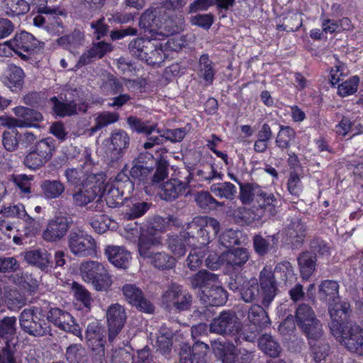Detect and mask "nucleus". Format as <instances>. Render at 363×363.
<instances>
[{
	"mask_svg": "<svg viewBox=\"0 0 363 363\" xmlns=\"http://www.w3.org/2000/svg\"><path fill=\"white\" fill-rule=\"evenodd\" d=\"M187 0H161L160 6L147 9L140 16L139 25L150 33L173 34L183 29L184 19L179 16L177 22L166 13V10H179L183 8Z\"/></svg>",
	"mask_w": 363,
	"mask_h": 363,
	"instance_id": "f257e3e1",
	"label": "nucleus"
},
{
	"mask_svg": "<svg viewBox=\"0 0 363 363\" xmlns=\"http://www.w3.org/2000/svg\"><path fill=\"white\" fill-rule=\"evenodd\" d=\"M220 230V223L208 216L195 217L188 223L182 237L190 247H203L210 242L211 230L216 235Z\"/></svg>",
	"mask_w": 363,
	"mask_h": 363,
	"instance_id": "f03ea898",
	"label": "nucleus"
},
{
	"mask_svg": "<svg viewBox=\"0 0 363 363\" xmlns=\"http://www.w3.org/2000/svg\"><path fill=\"white\" fill-rule=\"evenodd\" d=\"M82 279L91 284L96 291H106L111 285V277L104 264L97 261H86L81 264Z\"/></svg>",
	"mask_w": 363,
	"mask_h": 363,
	"instance_id": "7ed1b4c3",
	"label": "nucleus"
},
{
	"mask_svg": "<svg viewBox=\"0 0 363 363\" xmlns=\"http://www.w3.org/2000/svg\"><path fill=\"white\" fill-rule=\"evenodd\" d=\"M21 328L34 337H42L49 333V325L44 319L43 311L40 307L25 308L19 316Z\"/></svg>",
	"mask_w": 363,
	"mask_h": 363,
	"instance_id": "20e7f679",
	"label": "nucleus"
},
{
	"mask_svg": "<svg viewBox=\"0 0 363 363\" xmlns=\"http://www.w3.org/2000/svg\"><path fill=\"white\" fill-rule=\"evenodd\" d=\"M334 336L349 352L363 355V328L359 325L347 322Z\"/></svg>",
	"mask_w": 363,
	"mask_h": 363,
	"instance_id": "39448f33",
	"label": "nucleus"
},
{
	"mask_svg": "<svg viewBox=\"0 0 363 363\" xmlns=\"http://www.w3.org/2000/svg\"><path fill=\"white\" fill-rule=\"evenodd\" d=\"M13 113L17 118L6 116H0V125L8 128H30L35 127V123L40 122L43 118L40 112L24 106L14 108Z\"/></svg>",
	"mask_w": 363,
	"mask_h": 363,
	"instance_id": "423d86ee",
	"label": "nucleus"
},
{
	"mask_svg": "<svg viewBox=\"0 0 363 363\" xmlns=\"http://www.w3.org/2000/svg\"><path fill=\"white\" fill-rule=\"evenodd\" d=\"M68 247L78 257H86L96 251L95 240L86 232L79 228L71 230L67 238Z\"/></svg>",
	"mask_w": 363,
	"mask_h": 363,
	"instance_id": "0eeeda50",
	"label": "nucleus"
},
{
	"mask_svg": "<svg viewBox=\"0 0 363 363\" xmlns=\"http://www.w3.org/2000/svg\"><path fill=\"white\" fill-rule=\"evenodd\" d=\"M162 301L169 310L181 312L190 310L192 296L181 285L172 284L163 294Z\"/></svg>",
	"mask_w": 363,
	"mask_h": 363,
	"instance_id": "6e6552de",
	"label": "nucleus"
},
{
	"mask_svg": "<svg viewBox=\"0 0 363 363\" xmlns=\"http://www.w3.org/2000/svg\"><path fill=\"white\" fill-rule=\"evenodd\" d=\"M101 196L102 183L96 180L77 187L72 194V202L76 207L84 208L96 200V205L94 207V209H96Z\"/></svg>",
	"mask_w": 363,
	"mask_h": 363,
	"instance_id": "1a4fd4ad",
	"label": "nucleus"
},
{
	"mask_svg": "<svg viewBox=\"0 0 363 363\" xmlns=\"http://www.w3.org/2000/svg\"><path fill=\"white\" fill-rule=\"evenodd\" d=\"M242 323L232 311H223L209 325L211 333L220 335L235 334L241 330Z\"/></svg>",
	"mask_w": 363,
	"mask_h": 363,
	"instance_id": "9d476101",
	"label": "nucleus"
},
{
	"mask_svg": "<svg viewBox=\"0 0 363 363\" xmlns=\"http://www.w3.org/2000/svg\"><path fill=\"white\" fill-rule=\"evenodd\" d=\"M47 319L60 329L82 340L81 328L68 312L59 308H51L48 312Z\"/></svg>",
	"mask_w": 363,
	"mask_h": 363,
	"instance_id": "9b49d317",
	"label": "nucleus"
},
{
	"mask_svg": "<svg viewBox=\"0 0 363 363\" xmlns=\"http://www.w3.org/2000/svg\"><path fill=\"white\" fill-rule=\"evenodd\" d=\"M279 195L275 196L272 193H268L263 190V197L257 198V206H253L247 211L248 217L242 216V219H246L249 222L259 220L263 217L264 212L268 211L270 214H274L276 208L279 204Z\"/></svg>",
	"mask_w": 363,
	"mask_h": 363,
	"instance_id": "f8f14e48",
	"label": "nucleus"
},
{
	"mask_svg": "<svg viewBox=\"0 0 363 363\" xmlns=\"http://www.w3.org/2000/svg\"><path fill=\"white\" fill-rule=\"evenodd\" d=\"M130 137L123 130L116 129L112 131L106 155L112 163L118 162L125 154L130 145Z\"/></svg>",
	"mask_w": 363,
	"mask_h": 363,
	"instance_id": "ddd939ff",
	"label": "nucleus"
},
{
	"mask_svg": "<svg viewBox=\"0 0 363 363\" xmlns=\"http://www.w3.org/2000/svg\"><path fill=\"white\" fill-rule=\"evenodd\" d=\"M72 224V218L65 216H57L49 220L43 238L48 242H57L62 239Z\"/></svg>",
	"mask_w": 363,
	"mask_h": 363,
	"instance_id": "4468645a",
	"label": "nucleus"
},
{
	"mask_svg": "<svg viewBox=\"0 0 363 363\" xmlns=\"http://www.w3.org/2000/svg\"><path fill=\"white\" fill-rule=\"evenodd\" d=\"M228 286L233 291H239L241 298L246 303L255 301L259 294L256 279H245L242 276H237L229 282Z\"/></svg>",
	"mask_w": 363,
	"mask_h": 363,
	"instance_id": "2eb2a0df",
	"label": "nucleus"
},
{
	"mask_svg": "<svg viewBox=\"0 0 363 363\" xmlns=\"http://www.w3.org/2000/svg\"><path fill=\"white\" fill-rule=\"evenodd\" d=\"M108 340L113 342L124 326L126 320L125 308L118 303L111 305L106 312Z\"/></svg>",
	"mask_w": 363,
	"mask_h": 363,
	"instance_id": "dca6fc26",
	"label": "nucleus"
},
{
	"mask_svg": "<svg viewBox=\"0 0 363 363\" xmlns=\"http://www.w3.org/2000/svg\"><path fill=\"white\" fill-rule=\"evenodd\" d=\"M9 48L22 59L27 60L28 57L26 53H30L36 48V39L35 37L26 31L16 33L10 40L6 41Z\"/></svg>",
	"mask_w": 363,
	"mask_h": 363,
	"instance_id": "f3484780",
	"label": "nucleus"
},
{
	"mask_svg": "<svg viewBox=\"0 0 363 363\" xmlns=\"http://www.w3.org/2000/svg\"><path fill=\"white\" fill-rule=\"evenodd\" d=\"M208 345L203 342L196 341L191 348L187 345L181 347L179 363H203L206 360Z\"/></svg>",
	"mask_w": 363,
	"mask_h": 363,
	"instance_id": "a211bd4d",
	"label": "nucleus"
},
{
	"mask_svg": "<svg viewBox=\"0 0 363 363\" xmlns=\"http://www.w3.org/2000/svg\"><path fill=\"white\" fill-rule=\"evenodd\" d=\"M329 313L332 321L330 323V329L333 335L341 330V327L346 324V320L350 313V306L347 302H337L329 303Z\"/></svg>",
	"mask_w": 363,
	"mask_h": 363,
	"instance_id": "6ab92c4d",
	"label": "nucleus"
},
{
	"mask_svg": "<svg viewBox=\"0 0 363 363\" xmlns=\"http://www.w3.org/2000/svg\"><path fill=\"white\" fill-rule=\"evenodd\" d=\"M122 291L125 299L133 306H136L140 311L151 313L154 311L152 303L145 298L141 289L134 284H125Z\"/></svg>",
	"mask_w": 363,
	"mask_h": 363,
	"instance_id": "aec40b11",
	"label": "nucleus"
},
{
	"mask_svg": "<svg viewBox=\"0 0 363 363\" xmlns=\"http://www.w3.org/2000/svg\"><path fill=\"white\" fill-rule=\"evenodd\" d=\"M50 102L52 104L54 112L60 117L85 113L88 108L87 104L79 99L62 102L59 101L56 96H54L50 99Z\"/></svg>",
	"mask_w": 363,
	"mask_h": 363,
	"instance_id": "412c9836",
	"label": "nucleus"
},
{
	"mask_svg": "<svg viewBox=\"0 0 363 363\" xmlns=\"http://www.w3.org/2000/svg\"><path fill=\"white\" fill-rule=\"evenodd\" d=\"M259 279L262 294V304L267 307L274 300L277 291L274 273L264 267L260 272Z\"/></svg>",
	"mask_w": 363,
	"mask_h": 363,
	"instance_id": "4be33fe9",
	"label": "nucleus"
},
{
	"mask_svg": "<svg viewBox=\"0 0 363 363\" xmlns=\"http://www.w3.org/2000/svg\"><path fill=\"white\" fill-rule=\"evenodd\" d=\"M189 184L177 179H171L164 182L159 191L162 199L167 201H172L180 196L186 195Z\"/></svg>",
	"mask_w": 363,
	"mask_h": 363,
	"instance_id": "5701e85b",
	"label": "nucleus"
},
{
	"mask_svg": "<svg viewBox=\"0 0 363 363\" xmlns=\"http://www.w3.org/2000/svg\"><path fill=\"white\" fill-rule=\"evenodd\" d=\"M286 241L293 248H299L303 243L306 238V226L298 218H293L287 225L284 230Z\"/></svg>",
	"mask_w": 363,
	"mask_h": 363,
	"instance_id": "b1692460",
	"label": "nucleus"
},
{
	"mask_svg": "<svg viewBox=\"0 0 363 363\" xmlns=\"http://www.w3.org/2000/svg\"><path fill=\"white\" fill-rule=\"evenodd\" d=\"M25 73L22 68L13 64L9 65L2 77V82L11 91L17 92L22 89Z\"/></svg>",
	"mask_w": 363,
	"mask_h": 363,
	"instance_id": "393cba45",
	"label": "nucleus"
},
{
	"mask_svg": "<svg viewBox=\"0 0 363 363\" xmlns=\"http://www.w3.org/2000/svg\"><path fill=\"white\" fill-rule=\"evenodd\" d=\"M67 182L75 188L88 182H94L97 179L96 176L84 170L82 166L76 168H67L64 172Z\"/></svg>",
	"mask_w": 363,
	"mask_h": 363,
	"instance_id": "a878e982",
	"label": "nucleus"
},
{
	"mask_svg": "<svg viewBox=\"0 0 363 363\" xmlns=\"http://www.w3.org/2000/svg\"><path fill=\"white\" fill-rule=\"evenodd\" d=\"M104 252L108 260L118 268H127L131 259L130 253L121 246L108 245Z\"/></svg>",
	"mask_w": 363,
	"mask_h": 363,
	"instance_id": "bb28decb",
	"label": "nucleus"
},
{
	"mask_svg": "<svg viewBox=\"0 0 363 363\" xmlns=\"http://www.w3.org/2000/svg\"><path fill=\"white\" fill-rule=\"evenodd\" d=\"M25 260L42 271L48 272L52 267L51 255L45 249H35L25 252Z\"/></svg>",
	"mask_w": 363,
	"mask_h": 363,
	"instance_id": "cd10ccee",
	"label": "nucleus"
},
{
	"mask_svg": "<svg viewBox=\"0 0 363 363\" xmlns=\"http://www.w3.org/2000/svg\"><path fill=\"white\" fill-rule=\"evenodd\" d=\"M85 335L87 345L92 350L96 351L104 347L105 332L99 323H90L87 325Z\"/></svg>",
	"mask_w": 363,
	"mask_h": 363,
	"instance_id": "c85d7f7f",
	"label": "nucleus"
},
{
	"mask_svg": "<svg viewBox=\"0 0 363 363\" xmlns=\"http://www.w3.org/2000/svg\"><path fill=\"white\" fill-rule=\"evenodd\" d=\"M226 291L217 284H213L210 288L202 290L201 301L207 305L219 306L225 303L227 301Z\"/></svg>",
	"mask_w": 363,
	"mask_h": 363,
	"instance_id": "c756f323",
	"label": "nucleus"
},
{
	"mask_svg": "<svg viewBox=\"0 0 363 363\" xmlns=\"http://www.w3.org/2000/svg\"><path fill=\"white\" fill-rule=\"evenodd\" d=\"M112 50L111 45L105 42H99L94 44L93 46L80 57L77 65L82 67L89 64L94 59L103 57L107 52Z\"/></svg>",
	"mask_w": 363,
	"mask_h": 363,
	"instance_id": "7c9ffc66",
	"label": "nucleus"
},
{
	"mask_svg": "<svg viewBox=\"0 0 363 363\" xmlns=\"http://www.w3.org/2000/svg\"><path fill=\"white\" fill-rule=\"evenodd\" d=\"M239 199L242 204L247 205L252 202L257 203V198L263 197V189L255 184L242 183L240 184Z\"/></svg>",
	"mask_w": 363,
	"mask_h": 363,
	"instance_id": "2f4dec72",
	"label": "nucleus"
},
{
	"mask_svg": "<svg viewBox=\"0 0 363 363\" xmlns=\"http://www.w3.org/2000/svg\"><path fill=\"white\" fill-rule=\"evenodd\" d=\"M40 188L42 194L46 199H56L61 197L65 192V184L59 179L44 180Z\"/></svg>",
	"mask_w": 363,
	"mask_h": 363,
	"instance_id": "473e14b6",
	"label": "nucleus"
},
{
	"mask_svg": "<svg viewBox=\"0 0 363 363\" xmlns=\"http://www.w3.org/2000/svg\"><path fill=\"white\" fill-rule=\"evenodd\" d=\"M218 283L217 274L207 270H200L190 278L192 289H208L213 284Z\"/></svg>",
	"mask_w": 363,
	"mask_h": 363,
	"instance_id": "72a5a7b5",
	"label": "nucleus"
},
{
	"mask_svg": "<svg viewBox=\"0 0 363 363\" xmlns=\"http://www.w3.org/2000/svg\"><path fill=\"white\" fill-rule=\"evenodd\" d=\"M249 259V254L246 249L237 248L222 254V259L227 265L235 269L245 264Z\"/></svg>",
	"mask_w": 363,
	"mask_h": 363,
	"instance_id": "f704fd0d",
	"label": "nucleus"
},
{
	"mask_svg": "<svg viewBox=\"0 0 363 363\" xmlns=\"http://www.w3.org/2000/svg\"><path fill=\"white\" fill-rule=\"evenodd\" d=\"M153 48V42L147 38H137L132 40L128 45L130 54L139 60L147 57V52Z\"/></svg>",
	"mask_w": 363,
	"mask_h": 363,
	"instance_id": "c9c22d12",
	"label": "nucleus"
},
{
	"mask_svg": "<svg viewBox=\"0 0 363 363\" xmlns=\"http://www.w3.org/2000/svg\"><path fill=\"white\" fill-rule=\"evenodd\" d=\"M297 260L302 278L308 279L315 269L316 255L308 251L303 252L299 255Z\"/></svg>",
	"mask_w": 363,
	"mask_h": 363,
	"instance_id": "e433bc0d",
	"label": "nucleus"
},
{
	"mask_svg": "<svg viewBox=\"0 0 363 363\" xmlns=\"http://www.w3.org/2000/svg\"><path fill=\"white\" fill-rule=\"evenodd\" d=\"M214 353L222 359L223 363H235V345L228 341L216 340L212 342Z\"/></svg>",
	"mask_w": 363,
	"mask_h": 363,
	"instance_id": "4c0bfd02",
	"label": "nucleus"
},
{
	"mask_svg": "<svg viewBox=\"0 0 363 363\" xmlns=\"http://www.w3.org/2000/svg\"><path fill=\"white\" fill-rule=\"evenodd\" d=\"M210 190L216 196L228 201L235 199L238 194L237 187L229 182L213 184Z\"/></svg>",
	"mask_w": 363,
	"mask_h": 363,
	"instance_id": "58836bf2",
	"label": "nucleus"
},
{
	"mask_svg": "<svg viewBox=\"0 0 363 363\" xmlns=\"http://www.w3.org/2000/svg\"><path fill=\"white\" fill-rule=\"evenodd\" d=\"M84 39L83 33L79 30H74L71 33L59 38L57 43L63 48L74 52L77 48L82 45Z\"/></svg>",
	"mask_w": 363,
	"mask_h": 363,
	"instance_id": "ea45409f",
	"label": "nucleus"
},
{
	"mask_svg": "<svg viewBox=\"0 0 363 363\" xmlns=\"http://www.w3.org/2000/svg\"><path fill=\"white\" fill-rule=\"evenodd\" d=\"M172 337L173 332L170 328L166 326H162L160 328L157 336L156 346L157 350L163 355L169 354L171 351Z\"/></svg>",
	"mask_w": 363,
	"mask_h": 363,
	"instance_id": "a19ab883",
	"label": "nucleus"
},
{
	"mask_svg": "<svg viewBox=\"0 0 363 363\" xmlns=\"http://www.w3.org/2000/svg\"><path fill=\"white\" fill-rule=\"evenodd\" d=\"M112 183L125 200L131 197L134 191V182L124 172V169L117 174Z\"/></svg>",
	"mask_w": 363,
	"mask_h": 363,
	"instance_id": "79ce46f5",
	"label": "nucleus"
},
{
	"mask_svg": "<svg viewBox=\"0 0 363 363\" xmlns=\"http://www.w3.org/2000/svg\"><path fill=\"white\" fill-rule=\"evenodd\" d=\"M339 285L337 282L332 280L322 281L319 286L320 298L329 303L338 299Z\"/></svg>",
	"mask_w": 363,
	"mask_h": 363,
	"instance_id": "37998d69",
	"label": "nucleus"
},
{
	"mask_svg": "<svg viewBox=\"0 0 363 363\" xmlns=\"http://www.w3.org/2000/svg\"><path fill=\"white\" fill-rule=\"evenodd\" d=\"M127 123L132 130L147 135H150L152 132L155 131L157 128V123H150L149 121H143L133 116L127 118Z\"/></svg>",
	"mask_w": 363,
	"mask_h": 363,
	"instance_id": "c03bdc74",
	"label": "nucleus"
},
{
	"mask_svg": "<svg viewBox=\"0 0 363 363\" xmlns=\"http://www.w3.org/2000/svg\"><path fill=\"white\" fill-rule=\"evenodd\" d=\"M247 318L252 325L263 328L266 327L269 324V318L267 314V312L259 305H252L248 311Z\"/></svg>",
	"mask_w": 363,
	"mask_h": 363,
	"instance_id": "a18cd8bd",
	"label": "nucleus"
},
{
	"mask_svg": "<svg viewBox=\"0 0 363 363\" xmlns=\"http://www.w3.org/2000/svg\"><path fill=\"white\" fill-rule=\"evenodd\" d=\"M277 241L278 238L275 235H269L266 238L257 235L254 237L253 244L256 252L262 256L273 249Z\"/></svg>",
	"mask_w": 363,
	"mask_h": 363,
	"instance_id": "49530a36",
	"label": "nucleus"
},
{
	"mask_svg": "<svg viewBox=\"0 0 363 363\" xmlns=\"http://www.w3.org/2000/svg\"><path fill=\"white\" fill-rule=\"evenodd\" d=\"M295 138L296 132L292 128L280 125L279 131L275 140L276 145L282 151L288 150L291 146V142Z\"/></svg>",
	"mask_w": 363,
	"mask_h": 363,
	"instance_id": "de8ad7c7",
	"label": "nucleus"
},
{
	"mask_svg": "<svg viewBox=\"0 0 363 363\" xmlns=\"http://www.w3.org/2000/svg\"><path fill=\"white\" fill-rule=\"evenodd\" d=\"M119 120V114L116 112L103 111L96 114L94 125L90 128L91 133L116 123Z\"/></svg>",
	"mask_w": 363,
	"mask_h": 363,
	"instance_id": "09e8293b",
	"label": "nucleus"
},
{
	"mask_svg": "<svg viewBox=\"0 0 363 363\" xmlns=\"http://www.w3.org/2000/svg\"><path fill=\"white\" fill-rule=\"evenodd\" d=\"M258 345L261 350L272 357L279 356L281 350L279 344L267 334H264L259 338Z\"/></svg>",
	"mask_w": 363,
	"mask_h": 363,
	"instance_id": "8fccbe9b",
	"label": "nucleus"
},
{
	"mask_svg": "<svg viewBox=\"0 0 363 363\" xmlns=\"http://www.w3.org/2000/svg\"><path fill=\"white\" fill-rule=\"evenodd\" d=\"M102 196L104 195L106 204L111 208H116L125 201L113 183L106 184L104 188L102 186Z\"/></svg>",
	"mask_w": 363,
	"mask_h": 363,
	"instance_id": "3c124183",
	"label": "nucleus"
},
{
	"mask_svg": "<svg viewBox=\"0 0 363 363\" xmlns=\"http://www.w3.org/2000/svg\"><path fill=\"white\" fill-rule=\"evenodd\" d=\"M315 319H316L315 313L309 305L301 303L298 306L295 313V320L298 326L301 328Z\"/></svg>",
	"mask_w": 363,
	"mask_h": 363,
	"instance_id": "603ef678",
	"label": "nucleus"
},
{
	"mask_svg": "<svg viewBox=\"0 0 363 363\" xmlns=\"http://www.w3.org/2000/svg\"><path fill=\"white\" fill-rule=\"evenodd\" d=\"M87 220L90 226L99 234L105 233L111 223V219L107 216L101 213L89 215Z\"/></svg>",
	"mask_w": 363,
	"mask_h": 363,
	"instance_id": "864d4df0",
	"label": "nucleus"
},
{
	"mask_svg": "<svg viewBox=\"0 0 363 363\" xmlns=\"http://www.w3.org/2000/svg\"><path fill=\"white\" fill-rule=\"evenodd\" d=\"M199 75L206 82L211 84L214 79L215 69L213 62L208 54H203L199 61Z\"/></svg>",
	"mask_w": 363,
	"mask_h": 363,
	"instance_id": "5fc2aeb1",
	"label": "nucleus"
},
{
	"mask_svg": "<svg viewBox=\"0 0 363 363\" xmlns=\"http://www.w3.org/2000/svg\"><path fill=\"white\" fill-rule=\"evenodd\" d=\"M184 242L185 240L182 237V233H181L179 235H169L167 239V248L176 257L180 258L186 252Z\"/></svg>",
	"mask_w": 363,
	"mask_h": 363,
	"instance_id": "6e6d98bb",
	"label": "nucleus"
},
{
	"mask_svg": "<svg viewBox=\"0 0 363 363\" xmlns=\"http://www.w3.org/2000/svg\"><path fill=\"white\" fill-rule=\"evenodd\" d=\"M152 168H149L143 164H135L131 167L129 172L133 182L150 184V174H152Z\"/></svg>",
	"mask_w": 363,
	"mask_h": 363,
	"instance_id": "4d7b16f0",
	"label": "nucleus"
},
{
	"mask_svg": "<svg viewBox=\"0 0 363 363\" xmlns=\"http://www.w3.org/2000/svg\"><path fill=\"white\" fill-rule=\"evenodd\" d=\"M301 330L309 340V343L323 340V330L322 324L317 318L309 322L306 325L301 328Z\"/></svg>",
	"mask_w": 363,
	"mask_h": 363,
	"instance_id": "13d9d810",
	"label": "nucleus"
},
{
	"mask_svg": "<svg viewBox=\"0 0 363 363\" xmlns=\"http://www.w3.org/2000/svg\"><path fill=\"white\" fill-rule=\"evenodd\" d=\"M150 259L154 267L159 269H169L175 265V259L165 252H155Z\"/></svg>",
	"mask_w": 363,
	"mask_h": 363,
	"instance_id": "bf43d9fd",
	"label": "nucleus"
},
{
	"mask_svg": "<svg viewBox=\"0 0 363 363\" xmlns=\"http://www.w3.org/2000/svg\"><path fill=\"white\" fill-rule=\"evenodd\" d=\"M55 150V143L52 138H47L38 141L33 150L40 157L48 162L50 160Z\"/></svg>",
	"mask_w": 363,
	"mask_h": 363,
	"instance_id": "052dcab7",
	"label": "nucleus"
},
{
	"mask_svg": "<svg viewBox=\"0 0 363 363\" xmlns=\"http://www.w3.org/2000/svg\"><path fill=\"white\" fill-rule=\"evenodd\" d=\"M195 201L203 209H211L223 206V203L218 201L208 191H201L195 196Z\"/></svg>",
	"mask_w": 363,
	"mask_h": 363,
	"instance_id": "680f3d73",
	"label": "nucleus"
},
{
	"mask_svg": "<svg viewBox=\"0 0 363 363\" xmlns=\"http://www.w3.org/2000/svg\"><path fill=\"white\" fill-rule=\"evenodd\" d=\"M167 57L165 53L162 50L160 45H155L153 43V48H151L147 52V57L144 58L145 61L150 65H161Z\"/></svg>",
	"mask_w": 363,
	"mask_h": 363,
	"instance_id": "e2e57ef3",
	"label": "nucleus"
},
{
	"mask_svg": "<svg viewBox=\"0 0 363 363\" xmlns=\"http://www.w3.org/2000/svg\"><path fill=\"white\" fill-rule=\"evenodd\" d=\"M205 255V250L202 247H193L186 259V265L191 270H196L203 263V258Z\"/></svg>",
	"mask_w": 363,
	"mask_h": 363,
	"instance_id": "0e129e2a",
	"label": "nucleus"
},
{
	"mask_svg": "<svg viewBox=\"0 0 363 363\" xmlns=\"http://www.w3.org/2000/svg\"><path fill=\"white\" fill-rule=\"evenodd\" d=\"M85 351L81 345L73 344L66 351V358L69 363H85Z\"/></svg>",
	"mask_w": 363,
	"mask_h": 363,
	"instance_id": "69168bd1",
	"label": "nucleus"
},
{
	"mask_svg": "<svg viewBox=\"0 0 363 363\" xmlns=\"http://www.w3.org/2000/svg\"><path fill=\"white\" fill-rule=\"evenodd\" d=\"M309 344L311 345V350L315 362H321L328 355L329 345L323 340L311 342Z\"/></svg>",
	"mask_w": 363,
	"mask_h": 363,
	"instance_id": "338daca9",
	"label": "nucleus"
},
{
	"mask_svg": "<svg viewBox=\"0 0 363 363\" xmlns=\"http://www.w3.org/2000/svg\"><path fill=\"white\" fill-rule=\"evenodd\" d=\"M359 83V79L357 76L350 77L338 86V94L345 97L354 94L357 91Z\"/></svg>",
	"mask_w": 363,
	"mask_h": 363,
	"instance_id": "774afa93",
	"label": "nucleus"
}]
</instances>
